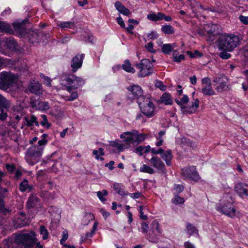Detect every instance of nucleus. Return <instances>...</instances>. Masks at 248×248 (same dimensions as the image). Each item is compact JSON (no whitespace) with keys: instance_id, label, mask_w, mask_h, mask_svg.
Segmentation results:
<instances>
[{"instance_id":"obj_26","label":"nucleus","mask_w":248,"mask_h":248,"mask_svg":"<svg viewBox=\"0 0 248 248\" xmlns=\"http://www.w3.org/2000/svg\"><path fill=\"white\" fill-rule=\"evenodd\" d=\"M160 101L162 103L165 105H171L172 104V98L170 94L169 93L165 92L160 97Z\"/></svg>"},{"instance_id":"obj_31","label":"nucleus","mask_w":248,"mask_h":248,"mask_svg":"<svg viewBox=\"0 0 248 248\" xmlns=\"http://www.w3.org/2000/svg\"><path fill=\"white\" fill-rule=\"evenodd\" d=\"M57 26L62 29H72L75 27V23L72 21L59 22Z\"/></svg>"},{"instance_id":"obj_13","label":"nucleus","mask_w":248,"mask_h":248,"mask_svg":"<svg viewBox=\"0 0 248 248\" xmlns=\"http://www.w3.org/2000/svg\"><path fill=\"white\" fill-rule=\"evenodd\" d=\"M202 87L201 92L203 95L213 96L216 94V92L212 86L211 79L209 78L205 77L202 78Z\"/></svg>"},{"instance_id":"obj_54","label":"nucleus","mask_w":248,"mask_h":248,"mask_svg":"<svg viewBox=\"0 0 248 248\" xmlns=\"http://www.w3.org/2000/svg\"><path fill=\"white\" fill-rule=\"evenodd\" d=\"M147 50L151 52V53H155V50H154L153 48V43L152 42H149L145 46Z\"/></svg>"},{"instance_id":"obj_7","label":"nucleus","mask_w":248,"mask_h":248,"mask_svg":"<svg viewBox=\"0 0 248 248\" xmlns=\"http://www.w3.org/2000/svg\"><path fill=\"white\" fill-rule=\"evenodd\" d=\"M147 137L146 134L140 133L136 130L124 132L120 135L121 139L123 140L124 143L128 147L131 144H139L141 142L146 139Z\"/></svg>"},{"instance_id":"obj_50","label":"nucleus","mask_w":248,"mask_h":248,"mask_svg":"<svg viewBox=\"0 0 248 248\" xmlns=\"http://www.w3.org/2000/svg\"><path fill=\"white\" fill-rule=\"evenodd\" d=\"M184 189V187L181 185H175L173 188V191L174 194H178L182 192Z\"/></svg>"},{"instance_id":"obj_19","label":"nucleus","mask_w":248,"mask_h":248,"mask_svg":"<svg viewBox=\"0 0 248 248\" xmlns=\"http://www.w3.org/2000/svg\"><path fill=\"white\" fill-rule=\"evenodd\" d=\"M31 105L33 108L38 110H46L49 108V104L47 102L32 101Z\"/></svg>"},{"instance_id":"obj_36","label":"nucleus","mask_w":248,"mask_h":248,"mask_svg":"<svg viewBox=\"0 0 248 248\" xmlns=\"http://www.w3.org/2000/svg\"><path fill=\"white\" fill-rule=\"evenodd\" d=\"M140 171L141 172L147 173L150 174H154L155 172L154 169L146 164H143L140 168Z\"/></svg>"},{"instance_id":"obj_22","label":"nucleus","mask_w":248,"mask_h":248,"mask_svg":"<svg viewBox=\"0 0 248 248\" xmlns=\"http://www.w3.org/2000/svg\"><path fill=\"white\" fill-rule=\"evenodd\" d=\"M204 28L208 34L215 35L217 33L218 26L215 24H207Z\"/></svg>"},{"instance_id":"obj_41","label":"nucleus","mask_w":248,"mask_h":248,"mask_svg":"<svg viewBox=\"0 0 248 248\" xmlns=\"http://www.w3.org/2000/svg\"><path fill=\"white\" fill-rule=\"evenodd\" d=\"M162 31L165 34H171L174 32L173 28L170 25L163 26L161 28Z\"/></svg>"},{"instance_id":"obj_53","label":"nucleus","mask_w":248,"mask_h":248,"mask_svg":"<svg viewBox=\"0 0 248 248\" xmlns=\"http://www.w3.org/2000/svg\"><path fill=\"white\" fill-rule=\"evenodd\" d=\"M41 77L42 78H43L44 79L43 82H44V84H45L48 86H51V80L50 79V78H49L44 76L43 74H42L41 75Z\"/></svg>"},{"instance_id":"obj_8","label":"nucleus","mask_w":248,"mask_h":248,"mask_svg":"<svg viewBox=\"0 0 248 248\" xmlns=\"http://www.w3.org/2000/svg\"><path fill=\"white\" fill-rule=\"evenodd\" d=\"M18 77L10 72H2L0 73V89L6 90L14 85L18 84Z\"/></svg>"},{"instance_id":"obj_27","label":"nucleus","mask_w":248,"mask_h":248,"mask_svg":"<svg viewBox=\"0 0 248 248\" xmlns=\"http://www.w3.org/2000/svg\"><path fill=\"white\" fill-rule=\"evenodd\" d=\"M0 31L5 32L10 34L14 33V31L10 25L6 22L0 21Z\"/></svg>"},{"instance_id":"obj_18","label":"nucleus","mask_w":248,"mask_h":248,"mask_svg":"<svg viewBox=\"0 0 248 248\" xmlns=\"http://www.w3.org/2000/svg\"><path fill=\"white\" fill-rule=\"evenodd\" d=\"M246 185L241 183L237 184L234 187L235 191L242 198L248 196V190L246 188Z\"/></svg>"},{"instance_id":"obj_9","label":"nucleus","mask_w":248,"mask_h":248,"mask_svg":"<svg viewBox=\"0 0 248 248\" xmlns=\"http://www.w3.org/2000/svg\"><path fill=\"white\" fill-rule=\"evenodd\" d=\"M136 66L139 70L138 76L140 77L149 76L153 72V65L148 59H142L140 62L136 64Z\"/></svg>"},{"instance_id":"obj_46","label":"nucleus","mask_w":248,"mask_h":248,"mask_svg":"<svg viewBox=\"0 0 248 248\" xmlns=\"http://www.w3.org/2000/svg\"><path fill=\"white\" fill-rule=\"evenodd\" d=\"M186 53L191 58H200L202 56V54L198 50H195L193 53L191 51H187Z\"/></svg>"},{"instance_id":"obj_43","label":"nucleus","mask_w":248,"mask_h":248,"mask_svg":"<svg viewBox=\"0 0 248 248\" xmlns=\"http://www.w3.org/2000/svg\"><path fill=\"white\" fill-rule=\"evenodd\" d=\"M111 145L113 147H116L120 151H122L124 149L128 147L124 145L119 140L113 141L111 143Z\"/></svg>"},{"instance_id":"obj_12","label":"nucleus","mask_w":248,"mask_h":248,"mask_svg":"<svg viewBox=\"0 0 248 248\" xmlns=\"http://www.w3.org/2000/svg\"><path fill=\"white\" fill-rule=\"evenodd\" d=\"M142 112L148 117L154 115L155 107L153 102L148 98H145L143 103L140 105Z\"/></svg>"},{"instance_id":"obj_51","label":"nucleus","mask_w":248,"mask_h":248,"mask_svg":"<svg viewBox=\"0 0 248 248\" xmlns=\"http://www.w3.org/2000/svg\"><path fill=\"white\" fill-rule=\"evenodd\" d=\"M68 232L66 230H64L62 232V238L60 240V243L62 245L65 244V242L68 239Z\"/></svg>"},{"instance_id":"obj_25","label":"nucleus","mask_w":248,"mask_h":248,"mask_svg":"<svg viewBox=\"0 0 248 248\" xmlns=\"http://www.w3.org/2000/svg\"><path fill=\"white\" fill-rule=\"evenodd\" d=\"M176 46L175 43L164 44L161 46L162 51L165 54H170L171 52L174 51L173 49Z\"/></svg>"},{"instance_id":"obj_3","label":"nucleus","mask_w":248,"mask_h":248,"mask_svg":"<svg viewBox=\"0 0 248 248\" xmlns=\"http://www.w3.org/2000/svg\"><path fill=\"white\" fill-rule=\"evenodd\" d=\"M47 137V134H43L42 139L38 142V145L32 146L28 150L26 160L30 165H33L40 160L45 146L48 142L46 139Z\"/></svg>"},{"instance_id":"obj_60","label":"nucleus","mask_w":248,"mask_h":248,"mask_svg":"<svg viewBox=\"0 0 248 248\" xmlns=\"http://www.w3.org/2000/svg\"><path fill=\"white\" fill-rule=\"evenodd\" d=\"M239 18L243 23L245 24H248V16H240Z\"/></svg>"},{"instance_id":"obj_61","label":"nucleus","mask_w":248,"mask_h":248,"mask_svg":"<svg viewBox=\"0 0 248 248\" xmlns=\"http://www.w3.org/2000/svg\"><path fill=\"white\" fill-rule=\"evenodd\" d=\"M6 168L7 170L10 172L13 173L15 170V167L13 165L9 164H6Z\"/></svg>"},{"instance_id":"obj_64","label":"nucleus","mask_w":248,"mask_h":248,"mask_svg":"<svg viewBox=\"0 0 248 248\" xmlns=\"http://www.w3.org/2000/svg\"><path fill=\"white\" fill-rule=\"evenodd\" d=\"M184 247L185 248H195L194 245L188 241L184 243Z\"/></svg>"},{"instance_id":"obj_37","label":"nucleus","mask_w":248,"mask_h":248,"mask_svg":"<svg viewBox=\"0 0 248 248\" xmlns=\"http://www.w3.org/2000/svg\"><path fill=\"white\" fill-rule=\"evenodd\" d=\"M186 229L187 233L190 235L197 234L198 233V230L195 227L189 223H186Z\"/></svg>"},{"instance_id":"obj_24","label":"nucleus","mask_w":248,"mask_h":248,"mask_svg":"<svg viewBox=\"0 0 248 248\" xmlns=\"http://www.w3.org/2000/svg\"><path fill=\"white\" fill-rule=\"evenodd\" d=\"M115 7L122 14L127 16H129L130 15V12L129 10L123 5L119 1H116L115 3Z\"/></svg>"},{"instance_id":"obj_11","label":"nucleus","mask_w":248,"mask_h":248,"mask_svg":"<svg viewBox=\"0 0 248 248\" xmlns=\"http://www.w3.org/2000/svg\"><path fill=\"white\" fill-rule=\"evenodd\" d=\"M182 174L186 179L195 182L198 181L200 179V176L194 166L188 167L182 170Z\"/></svg>"},{"instance_id":"obj_10","label":"nucleus","mask_w":248,"mask_h":248,"mask_svg":"<svg viewBox=\"0 0 248 248\" xmlns=\"http://www.w3.org/2000/svg\"><path fill=\"white\" fill-rule=\"evenodd\" d=\"M213 81L216 83V90L218 93H222L228 88L227 83L228 79L224 75L221 74L214 77Z\"/></svg>"},{"instance_id":"obj_16","label":"nucleus","mask_w":248,"mask_h":248,"mask_svg":"<svg viewBox=\"0 0 248 248\" xmlns=\"http://www.w3.org/2000/svg\"><path fill=\"white\" fill-rule=\"evenodd\" d=\"M84 57V54L76 55L72 60L71 67L73 72H75L78 69L82 66L83 59Z\"/></svg>"},{"instance_id":"obj_15","label":"nucleus","mask_w":248,"mask_h":248,"mask_svg":"<svg viewBox=\"0 0 248 248\" xmlns=\"http://www.w3.org/2000/svg\"><path fill=\"white\" fill-rule=\"evenodd\" d=\"M151 165L158 171L163 173L166 172L165 165L161 159L158 156H153L149 160Z\"/></svg>"},{"instance_id":"obj_48","label":"nucleus","mask_w":248,"mask_h":248,"mask_svg":"<svg viewBox=\"0 0 248 248\" xmlns=\"http://www.w3.org/2000/svg\"><path fill=\"white\" fill-rule=\"evenodd\" d=\"M41 117L42 118L43 120L40 123L44 127L48 128L50 127V124L48 122L47 117L45 115H41Z\"/></svg>"},{"instance_id":"obj_39","label":"nucleus","mask_w":248,"mask_h":248,"mask_svg":"<svg viewBox=\"0 0 248 248\" xmlns=\"http://www.w3.org/2000/svg\"><path fill=\"white\" fill-rule=\"evenodd\" d=\"M94 218L93 214L91 213H87L85 215L82 219V223L84 225H87L91 220H93Z\"/></svg>"},{"instance_id":"obj_58","label":"nucleus","mask_w":248,"mask_h":248,"mask_svg":"<svg viewBox=\"0 0 248 248\" xmlns=\"http://www.w3.org/2000/svg\"><path fill=\"white\" fill-rule=\"evenodd\" d=\"M143 207L142 206H140V207H139V212H140V217L142 219H144V220H146L147 218V217L144 215L143 214Z\"/></svg>"},{"instance_id":"obj_29","label":"nucleus","mask_w":248,"mask_h":248,"mask_svg":"<svg viewBox=\"0 0 248 248\" xmlns=\"http://www.w3.org/2000/svg\"><path fill=\"white\" fill-rule=\"evenodd\" d=\"M122 67L123 69L127 72L131 73H134L135 72V69L132 67L131 62L128 60H125L124 61Z\"/></svg>"},{"instance_id":"obj_23","label":"nucleus","mask_w":248,"mask_h":248,"mask_svg":"<svg viewBox=\"0 0 248 248\" xmlns=\"http://www.w3.org/2000/svg\"><path fill=\"white\" fill-rule=\"evenodd\" d=\"M39 204L38 198L35 195L31 196L27 202V206L28 208H32Z\"/></svg>"},{"instance_id":"obj_2","label":"nucleus","mask_w":248,"mask_h":248,"mask_svg":"<svg viewBox=\"0 0 248 248\" xmlns=\"http://www.w3.org/2000/svg\"><path fill=\"white\" fill-rule=\"evenodd\" d=\"M84 83L83 78L73 75L62 79V85L65 86L66 90L71 94L70 96H64V99L67 101H72L77 99L78 97L77 89Z\"/></svg>"},{"instance_id":"obj_62","label":"nucleus","mask_w":248,"mask_h":248,"mask_svg":"<svg viewBox=\"0 0 248 248\" xmlns=\"http://www.w3.org/2000/svg\"><path fill=\"white\" fill-rule=\"evenodd\" d=\"M117 21L118 24L121 26L122 28H125V24L124 23V20L121 16H119L117 17Z\"/></svg>"},{"instance_id":"obj_63","label":"nucleus","mask_w":248,"mask_h":248,"mask_svg":"<svg viewBox=\"0 0 248 248\" xmlns=\"http://www.w3.org/2000/svg\"><path fill=\"white\" fill-rule=\"evenodd\" d=\"M7 117V114L4 112L3 109H1V113L0 114V120L1 121H4Z\"/></svg>"},{"instance_id":"obj_49","label":"nucleus","mask_w":248,"mask_h":248,"mask_svg":"<svg viewBox=\"0 0 248 248\" xmlns=\"http://www.w3.org/2000/svg\"><path fill=\"white\" fill-rule=\"evenodd\" d=\"M184 202V199L179 197L177 194L175 195L174 197L172 199V202L176 204L183 203Z\"/></svg>"},{"instance_id":"obj_4","label":"nucleus","mask_w":248,"mask_h":248,"mask_svg":"<svg viewBox=\"0 0 248 248\" xmlns=\"http://www.w3.org/2000/svg\"><path fill=\"white\" fill-rule=\"evenodd\" d=\"M240 38L233 34H223L218 39V47L219 49L231 52L240 43Z\"/></svg>"},{"instance_id":"obj_1","label":"nucleus","mask_w":248,"mask_h":248,"mask_svg":"<svg viewBox=\"0 0 248 248\" xmlns=\"http://www.w3.org/2000/svg\"><path fill=\"white\" fill-rule=\"evenodd\" d=\"M36 234L33 232H20L14 237L5 239L3 243L7 248H13L18 245L23 248H32L36 242Z\"/></svg>"},{"instance_id":"obj_34","label":"nucleus","mask_w":248,"mask_h":248,"mask_svg":"<svg viewBox=\"0 0 248 248\" xmlns=\"http://www.w3.org/2000/svg\"><path fill=\"white\" fill-rule=\"evenodd\" d=\"M98 226V223L97 222H95L93 224V227L92 230L91 231V232H87L86 233L85 236L84 238H83V236H81V241H83L84 239H89L91 237L95 234V232L97 229V227Z\"/></svg>"},{"instance_id":"obj_38","label":"nucleus","mask_w":248,"mask_h":248,"mask_svg":"<svg viewBox=\"0 0 248 248\" xmlns=\"http://www.w3.org/2000/svg\"><path fill=\"white\" fill-rule=\"evenodd\" d=\"M38 36L39 34L34 31H31L27 34V37H29L30 41L32 43L39 41Z\"/></svg>"},{"instance_id":"obj_42","label":"nucleus","mask_w":248,"mask_h":248,"mask_svg":"<svg viewBox=\"0 0 248 248\" xmlns=\"http://www.w3.org/2000/svg\"><path fill=\"white\" fill-rule=\"evenodd\" d=\"M172 57V61L178 63L180 62L182 60H184L185 58V56L183 54L177 55L176 50H174L173 51Z\"/></svg>"},{"instance_id":"obj_20","label":"nucleus","mask_w":248,"mask_h":248,"mask_svg":"<svg viewBox=\"0 0 248 248\" xmlns=\"http://www.w3.org/2000/svg\"><path fill=\"white\" fill-rule=\"evenodd\" d=\"M13 25L16 32L18 34L20 37H23L27 34L23 22H16L13 23Z\"/></svg>"},{"instance_id":"obj_44","label":"nucleus","mask_w":248,"mask_h":248,"mask_svg":"<svg viewBox=\"0 0 248 248\" xmlns=\"http://www.w3.org/2000/svg\"><path fill=\"white\" fill-rule=\"evenodd\" d=\"M108 191L104 189L101 191H98L97 192V196L99 199L102 202H105L106 201V199L105 198V196L108 195Z\"/></svg>"},{"instance_id":"obj_57","label":"nucleus","mask_w":248,"mask_h":248,"mask_svg":"<svg viewBox=\"0 0 248 248\" xmlns=\"http://www.w3.org/2000/svg\"><path fill=\"white\" fill-rule=\"evenodd\" d=\"M141 231L142 232L145 233L148 230V225L145 222H142L141 225Z\"/></svg>"},{"instance_id":"obj_32","label":"nucleus","mask_w":248,"mask_h":248,"mask_svg":"<svg viewBox=\"0 0 248 248\" xmlns=\"http://www.w3.org/2000/svg\"><path fill=\"white\" fill-rule=\"evenodd\" d=\"M93 155L97 160H104V158L102 157L104 155V150L102 148H99L98 150H94L93 152Z\"/></svg>"},{"instance_id":"obj_30","label":"nucleus","mask_w":248,"mask_h":248,"mask_svg":"<svg viewBox=\"0 0 248 248\" xmlns=\"http://www.w3.org/2000/svg\"><path fill=\"white\" fill-rule=\"evenodd\" d=\"M122 187L123 186L119 184L115 183L113 185V188L118 194L122 196L128 195V192L125 191Z\"/></svg>"},{"instance_id":"obj_55","label":"nucleus","mask_w":248,"mask_h":248,"mask_svg":"<svg viewBox=\"0 0 248 248\" xmlns=\"http://www.w3.org/2000/svg\"><path fill=\"white\" fill-rule=\"evenodd\" d=\"M219 57L223 59H228L230 58L231 55L227 52H222L219 53Z\"/></svg>"},{"instance_id":"obj_21","label":"nucleus","mask_w":248,"mask_h":248,"mask_svg":"<svg viewBox=\"0 0 248 248\" xmlns=\"http://www.w3.org/2000/svg\"><path fill=\"white\" fill-rule=\"evenodd\" d=\"M161 157L165 161L167 166L171 165L173 155L170 150H168L166 151L163 150V152L161 154Z\"/></svg>"},{"instance_id":"obj_45","label":"nucleus","mask_w":248,"mask_h":248,"mask_svg":"<svg viewBox=\"0 0 248 248\" xmlns=\"http://www.w3.org/2000/svg\"><path fill=\"white\" fill-rule=\"evenodd\" d=\"M40 233L43 235L42 238L44 240L48 238V232L47 229L44 226H41L40 228Z\"/></svg>"},{"instance_id":"obj_52","label":"nucleus","mask_w":248,"mask_h":248,"mask_svg":"<svg viewBox=\"0 0 248 248\" xmlns=\"http://www.w3.org/2000/svg\"><path fill=\"white\" fill-rule=\"evenodd\" d=\"M155 86L162 91H165L167 89V87L163 84L162 82L159 80L156 81Z\"/></svg>"},{"instance_id":"obj_40","label":"nucleus","mask_w":248,"mask_h":248,"mask_svg":"<svg viewBox=\"0 0 248 248\" xmlns=\"http://www.w3.org/2000/svg\"><path fill=\"white\" fill-rule=\"evenodd\" d=\"M25 120L28 126H32L35 124L36 126H39V123L37 121V118L34 115H32L30 119L27 117L25 118Z\"/></svg>"},{"instance_id":"obj_33","label":"nucleus","mask_w":248,"mask_h":248,"mask_svg":"<svg viewBox=\"0 0 248 248\" xmlns=\"http://www.w3.org/2000/svg\"><path fill=\"white\" fill-rule=\"evenodd\" d=\"M19 189L22 192L31 191V186L29 185L27 180L24 179L19 185Z\"/></svg>"},{"instance_id":"obj_6","label":"nucleus","mask_w":248,"mask_h":248,"mask_svg":"<svg viewBox=\"0 0 248 248\" xmlns=\"http://www.w3.org/2000/svg\"><path fill=\"white\" fill-rule=\"evenodd\" d=\"M189 101V98L186 94L179 96L175 100V102L180 107L182 112L184 114L194 113L199 107L200 101L198 99H194L190 105L186 106Z\"/></svg>"},{"instance_id":"obj_35","label":"nucleus","mask_w":248,"mask_h":248,"mask_svg":"<svg viewBox=\"0 0 248 248\" xmlns=\"http://www.w3.org/2000/svg\"><path fill=\"white\" fill-rule=\"evenodd\" d=\"M21 117L17 115L15 118L10 117V120L9 122V125L11 126L13 128L16 129L17 124L20 120Z\"/></svg>"},{"instance_id":"obj_28","label":"nucleus","mask_w":248,"mask_h":248,"mask_svg":"<svg viewBox=\"0 0 248 248\" xmlns=\"http://www.w3.org/2000/svg\"><path fill=\"white\" fill-rule=\"evenodd\" d=\"M151 147L150 145L139 146L136 149L135 152L139 155H142L144 154H146L150 152Z\"/></svg>"},{"instance_id":"obj_59","label":"nucleus","mask_w":248,"mask_h":248,"mask_svg":"<svg viewBox=\"0 0 248 248\" xmlns=\"http://www.w3.org/2000/svg\"><path fill=\"white\" fill-rule=\"evenodd\" d=\"M152 225L158 232H160L159 230V224L157 221L154 220L152 223Z\"/></svg>"},{"instance_id":"obj_5","label":"nucleus","mask_w":248,"mask_h":248,"mask_svg":"<svg viewBox=\"0 0 248 248\" xmlns=\"http://www.w3.org/2000/svg\"><path fill=\"white\" fill-rule=\"evenodd\" d=\"M233 200L232 197L227 194L223 195L219 202L216 206V209L221 213L231 218L236 216L237 211L233 206Z\"/></svg>"},{"instance_id":"obj_14","label":"nucleus","mask_w":248,"mask_h":248,"mask_svg":"<svg viewBox=\"0 0 248 248\" xmlns=\"http://www.w3.org/2000/svg\"><path fill=\"white\" fill-rule=\"evenodd\" d=\"M129 93L128 97L131 100L138 99L143 96V92L141 87L136 84L130 85L126 87Z\"/></svg>"},{"instance_id":"obj_56","label":"nucleus","mask_w":248,"mask_h":248,"mask_svg":"<svg viewBox=\"0 0 248 248\" xmlns=\"http://www.w3.org/2000/svg\"><path fill=\"white\" fill-rule=\"evenodd\" d=\"M150 151H151V152L154 155H158V154L161 155V154L162 153V152H163V149L162 148H159L158 150H156L155 148H151Z\"/></svg>"},{"instance_id":"obj_17","label":"nucleus","mask_w":248,"mask_h":248,"mask_svg":"<svg viewBox=\"0 0 248 248\" xmlns=\"http://www.w3.org/2000/svg\"><path fill=\"white\" fill-rule=\"evenodd\" d=\"M29 89L31 93L37 95H41L43 93L42 85L37 81H31L29 85Z\"/></svg>"},{"instance_id":"obj_47","label":"nucleus","mask_w":248,"mask_h":248,"mask_svg":"<svg viewBox=\"0 0 248 248\" xmlns=\"http://www.w3.org/2000/svg\"><path fill=\"white\" fill-rule=\"evenodd\" d=\"M7 191V189L6 188H2L0 187V207H2L3 205L2 200L4 197V194Z\"/></svg>"}]
</instances>
